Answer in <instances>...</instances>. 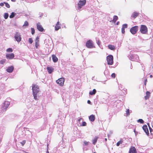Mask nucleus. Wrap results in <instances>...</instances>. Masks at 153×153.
I'll use <instances>...</instances> for the list:
<instances>
[{
    "label": "nucleus",
    "mask_w": 153,
    "mask_h": 153,
    "mask_svg": "<svg viewBox=\"0 0 153 153\" xmlns=\"http://www.w3.org/2000/svg\"><path fill=\"white\" fill-rule=\"evenodd\" d=\"M6 56L7 59H12L14 57V55L13 53L7 54Z\"/></svg>",
    "instance_id": "11"
},
{
    "label": "nucleus",
    "mask_w": 153,
    "mask_h": 153,
    "mask_svg": "<svg viewBox=\"0 0 153 153\" xmlns=\"http://www.w3.org/2000/svg\"><path fill=\"white\" fill-rule=\"evenodd\" d=\"M146 94L147 95L149 96L150 95V92L149 91H147L146 92Z\"/></svg>",
    "instance_id": "45"
},
{
    "label": "nucleus",
    "mask_w": 153,
    "mask_h": 153,
    "mask_svg": "<svg viewBox=\"0 0 153 153\" xmlns=\"http://www.w3.org/2000/svg\"><path fill=\"white\" fill-rule=\"evenodd\" d=\"M129 58L130 60L135 61H137L139 59L138 56L136 55H131Z\"/></svg>",
    "instance_id": "10"
},
{
    "label": "nucleus",
    "mask_w": 153,
    "mask_h": 153,
    "mask_svg": "<svg viewBox=\"0 0 153 153\" xmlns=\"http://www.w3.org/2000/svg\"><path fill=\"white\" fill-rule=\"evenodd\" d=\"M89 143V142H87L86 141H84V143L85 145V146H87L88 145Z\"/></svg>",
    "instance_id": "38"
},
{
    "label": "nucleus",
    "mask_w": 153,
    "mask_h": 153,
    "mask_svg": "<svg viewBox=\"0 0 153 153\" xmlns=\"http://www.w3.org/2000/svg\"><path fill=\"white\" fill-rule=\"evenodd\" d=\"M149 97V96H148V95H146V96H145V99L146 100H147V99H148Z\"/></svg>",
    "instance_id": "46"
},
{
    "label": "nucleus",
    "mask_w": 153,
    "mask_h": 153,
    "mask_svg": "<svg viewBox=\"0 0 153 153\" xmlns=\"http://www.w3.org/2000/svg\"><path fill=\"white\" fill-rule=\"evenodd\" d=\"M89 118L91 121L93 122L95 120V117L94 115L92 114L89 116Z\"/></svg>",
    "instance_id": "19"
},
{
    "label": "nucleus",
    "mask_w": 153,
    "mask_h": 153,
    "mask_svg": "<svg viewBox=\"0 0 153 153\" xmlns=\"http://www.w3.org/2000/svg\"><path fill=\"white\" fill-rule=\"evenodd\" d=\"M129 153H137L136 149L135 147L132 146L129 149Z\"/></svg>",
    "instance_id": "13"
},
{
    "label": "nucleus",
    "mask_w": 153,
    "mask_h": 153,
    "mask_svg": "<svg viewBox=\"0 0 153 153\" xmlns=\"http://www.w3.org/2000/svg\"><path fill=\"white\" fill-rule=\"evenodd\" d=\"M96 90L95 89H94L92 91L89 92V94L91 95H94L96 94Z\"/></svg>",
    "instance_id": "24"
},
{
    "label": "nucleus",
    "mask_w": 153,
    "mask_h": 153,
    "mask_svg": "<svg viewBox=\"0 0 153 153\" xmlns=\"http://www.w3.org/2000/svg\"><path fill=\"white\" fill-rule=\"evenodd\" d=\"M147 125H148V126H149V129H150V131L151 132V130H152V128L150 127V126H149V123H147Z\"/></svg>",
    "instance_id": "48"
},
{
    "label": "nucleus",
    "mask_w": 153,
    "mask_h": 153,
    "mask_svg": "<svg viewBox=\"0 0 153 153\" xmlns=\"http://www.w3.org/2000/svg\"><path fill=\"white\" fill-rule=\"evenodd\" d=\"M28 41L29 43L30 44H32L33 42V40L32 39L30 38L29 39Z\"/></svg>",
    "instance_id": "37"
},
{
    "label": "nucleus",
    "mask_w": 153,
    "mask_h": 153,
    "mask_svg": "<svg viewBox=\"0 0 153 153\" xmlns=\"http://www.w3.org/2000/svg\"><path fill=\"white\" fill-rule=\"evenodd\" d=\"M52 57L53 61L54 62H56L58 61V59L55 55L53 54L52 55Z\"/></svg>",
    "instance_id": "16"
},
{
    "label": "nucleus",
    "mask_w": 153,
    "mask_h": 153,
    "mask_svg": "<svg viewBox=\"0 0 153 153\" xmlns=\"http://www.w3.org/2000/svg\"><path fill=\"white\" fill-rule=\"evenodd\" d=\"M153 77L152 76V75H150V77L151 78H152Z\"/></svg>",
    "instance_id": "55"
},
{
    "label": "nucleus",
    "mask_w": 153,
    "mask_h": 153,
    "mask_svg": "<svg viewBox=\"0 0 153 153\" xmlns=\"http://www.w3.org/2000/svg\"><path fill=\"white\" fill-rule=\"evenodd\" d=\"M118 24H119V22H117V25H118Z\"/></svg>",
    "instance_id": "57"
},
{
    "label": "nucleus",
    "mask_w": 153,
    "mask_h": 153,
    "mask_svg": "<svg viewBox=\"0 0 153 153\" xmlns=\"http://www.w3.org/2000/svg\"><path fill=\"white\" fill-rule=\"evenodd\" d=\"M6 51L7 52H12L13 50L11 48H9L7 49Z\"/></svg>",
    "instance_id": "30"
},
{
    "label": "nucleus",
    "mask_w": 153,
    "mask_h": 153,
    "mask_svg": "<svg viewBox=\"0 0 153 153\" xmlns=\"http://www.w3.org/2000/svg\"><path fill=\"white\" fill-rule=\"evenodd\" d=\"M86 46L88 48H95L93 41L91 40H89L86 42Z\"/></svg>",
    "instance_id": "3"
},
{
    "label": "nucleus",
    "mask_w": 153,
    "mask_h": 153,
    "mask_svg": "<svg viewBox=\"0 0 153 153\" xmlns=\"http://www.w3.org/2000/svg\"><path fill=\"white\" fill-rule=\"evenodd\" d=\"M24 153H28L27 152H24Z\"/></svg>",
    "instance_id": "59"
},
{
    "label": "nucleus",
    "mask_w": 153,
    "mask_h": 153,
    "mask_svg": "<svg viewBox=\"0 0 153 153\" xmlns=\"http://www.w3.org/2000/svg\"><path fill=\"white\" fill-rule=\"evenodd\" d=\"M118 19V17L117 16H113V19L112 20V22H115Z\"/></svg>",
    "instance_id": "23"
},
{
    "label": "nucleus",
    "mask_w": 153,
    "mask_h": 153,
    "mask_svg": "<svg viewBox=\"0 0 153 153\" xmlns=\"http://www.w3.org/2000/svg\"><path fill=\"white\" fill-rule=\"evenodd\" d=\"M39 38L38 37H37L36 38V40H35V42H39Z\"/></svg>",
    "instance_id": "41"
},
{
    "label": "nucleus",
    "mask_w": 153,
    "mask_h": 153,
    "mask_svg": "<svg viewBox=\"0 0 153 153\" xmlns=\"http://www.w3.org/2000/svg\"><path fill=\"white\" fill-rule=\"evenodd\" d=\"M28 22L27 21H25L24 23V24L23 25V26H28Z\"/></svg>",
    "instance_id": "33"
},
{
    "label": "nucleus",
    "mask_w": 153,
    "mask_h": 153,
    "mask_svg": "<svg viewBox=\"0 0 153 153\" xmlns=\"http://www.w3.org/2000/svg\"><path fill=\"white\" fill-rule=\"evenodd\" d=\"M94 153H96V152H94Z\"/></svg>",
    "instance_id": "63"
},
{
    "label": "nucleus",
    "mask_w": 153,
    "mask_h": 153,
    "mask_svg": "<svg viewBox=\"0 0 153 153\" xmlns=\"http://www.w3.org/2000/svg\"><path fill=\"white\" fill-rule=\"evenodd\" d=\"M111 134H112V132H111Z\"/></svg>",
    "instance_id": "62"
},
{
    "label": "nucleus",
    "mask_w": 153,
    "mask_h": 153,
    "mask_svg": "<svg viewBox=\"0 0 153 153\" xmlns=\"http://www.w3.org/2000/svg\"><path fill=\"white\" fill-rule=\"evenodd\" d=\"M82 120L83 119L82 118H80L78 120V121L79 122H80L81 120L82 121Z\"/></svg>",
    "instance_id": "50"
},
{
    "label": "nucleus",
    "mask_w": 153,
    "mask_h": 153,
    "mask_svg": "<svg viewBox=\"0 0 153 153\" xmlns=\"http://www.w3.org/2000/svg\"><path fill=\"white\" fill-rule=\"evenodd\" d=\"M86 125V123L85 122H82V125H80V126H85Z\"/></svg>",
    "instance_id": "40"
},
{
    "label": "nucleus",
    "mask_w": 153,
    "mask_h": 153,
    "mask_svg": "<svg viewBox=\"0 0 153 153\" xmlns=\"http://www.w3.org/2000/svg\"><path fill=\"white\" fill-rule=\"evenodd\" d=\"M4 3H0V5L1 6H4Z\"/></svg>",
    "instance_id": "49"
},
{
    "label": "nucleus",
    "mask_w": 153,
    "mask_h": 153,
    "mask_svg": "<svg viewBox=\"0 0 153 153\" xmlns=\"http://www.w3.org/2000/svg\"><path fill=\"white\" fill-rule=\"evenodd\" d=\"M126 113L124 115L126 116H127L130 115V110L129 109H126Z\"/></svg>",
    "instance_id": "22"
},
{
    "label": "nucleus",
    "mask_w": 153,
    "mask_h": 153,
    "mask_svg": "<svg viewBox=\"0 0 153 153\" xmlns=\"http://www.w3.org/2000/svg\"><path fill=\"white\" fill-rule=\"evenodd\" d=\"M60 24L59 22H57L55 26V30H57L60 28Z\"/></svg>",
    "instance_id": "20"
},
{
    "label": "nucleus",
    "mask_w": 153,
    "mask_h": 153,
    "mask_svg": "<svg viewBox=\"0 0 153 153\" xmlns=\"http://www.w3.org/2000/svg\"><path fill=\"white\" fill-rule=\"evenodd\" d=\"M47 69L48 71V72L49 74H51L54 70L53 68L52 67H47Z\"/></svg>",
    "instance_id": "18"
},
{
    "label": "nucleus",
    "mask_w": 153,
    "mask_h": 153,
    "mask_svg": "<svg viewBox=\"0 0 153 153\" xmlns=\"http://www.w3.org/2000/svg\"><path fill=\"white\" fill-rule=\"evenodd\" d=\"M96 41H97V45H99L100 43V40H97L96 39Z\"/></svg>",
    "instance_id": "42"
},
{
    "label": "nucleus",
    "mask_w": 153,
    "mask_h": 153,
    "mask_svg": "<svg viewBox=\"0 0 153 153\" xmlns=\"http://www.w3.org/2000/svg\"><path fill=\"white\" fill-rule=\"evenodd\" d=\"M39 46V42H35V47L36 48H38V46Z\"/></svg>",
    "instance_id": "39"
},
{
    "label": "nucleus",
    "mask_w": 153,
    "mask_h": 153,
    "mask_svg": "<svg viewBox=\"0 0 153 153\" xmlns=\"http://www.w3.org/2000/svg\"><path fill=\"white\" fill-rule=\"evenodd\" d=\"M10 104V102L8 101H5L3 103L0 107L1 112L3 113L7 109Z\"/></svg>",
    "instance_id": "2"
},
{
    "label": "nucleus",
    "mask_w": 153,
    "mask_h": 153,
    "mask_svg": "<svg viewBox=\"0 0 153 153\" xmlns=\"http://www.w3.org/2000/svg\"><path fill=\"white\" fill-rule=\"evenodd\" d=\"M138 27L135 26L131 27L130 29V31L133 34H135L138 30Z\"/></svg>",
    "instance_id": "9"
},
{
    "label": "nucleus",
    "mask_w": 153,
    "mask_h": 153,
    "mask_svg": "<svg viewBox=\"0 0 153 153\" xmlns=\"http://www.w3.org/2000/svg\"><path fill=\"white\" fill-rule=\"evenodd\" d=\"M111 76L114 78L115 77V73H112L111 75Z\"/></svg>",
    "instance_id": "44"
},
{
    "label": "nucleus",
    "mask_w": 153,
    "mask_h": 153,
    "mask_svg": "<svg viewBox=\"0 0 153 153\" xmlns=\"http://www.w3.org/2000/svg\"><path fill=\"white\" fill-rule=\"evenodd\" d=\"M37 28L40 31L42 32L44 30V29L42 26L40 25V23H38L37 24Z\"/></svg>",
    "instance_id": "12"
},
{
    "label": "nucleus",
    "mask_w": 153,
    "mask_h": 153,
    "mask_svg": "<svg viewBox=\"0 0 153 153\" xmlns=\"http://www.w3.org/2000/svg\"><path fill=\"white\" fill-rule=\"evenodd\" d=\"M142 128L144 131L147 134H149L148 129L147 128V126L146 125H144L143 126Z\"/></svg>",
    "instance_id": "14"
},
{
    "label": "nucleus",
    "mask_w": 153,
    "mask_h": 153,
    "mask_svg": "<svg viewBox=\"0 0 153 153\" xmlns=\"http://www.w3.org/2000/svg\"><path fill=\"white\" fill-rule=\"evenodd\" d=\"M32 89L34 99L35 100H38L37 98V96H38V94L39 92V87L36 85L33 84Z\"/></svg>",
    "instance_id": "1"
},
{
    "label": "nucleus",
    "mask_w": 153,
    "mask_h": 153,
    "mask_svg": "<svg viewBox=\"0 0 153 153\" xmlns=\"http://www.w3.org/2000/svg\"><path fill=\"white\" fill-rule=\"evenodd\" d=\"M108 70H105L104 73L105 74V75L106 73L107 72V73H108Z\"/></svg>",
    "instance_id": "52"
},
{
    "label": "nucleus",
    "mask_w": 153,
    "mask_h": 153,
    "mask_svg": "<svg viewBox=\"0 0 153 153\" xmlns=\"http://www.w3.org/2000/svg\"><path fill=\"white\" fill-rule=\"evenodd\" d=\"M4 18L5 19H7L8 17L9 14L7 13H5L4 14Z\"/></svg>",
    "instance_id": "27"
},
{
    "label": "nucleus",
    "mask_w": 153,
    "mask_h": 153,
    "mask_svg": "<svg viewBox=\"0 0 153 153\" xmlns=\"http://www.w3.org/2000/svg\"><path fill=\"white\" fill-rule=\"evenodd\" d=\"M127 24H125L123 25L122 26V27L124 29L127 28Z\"/></svg>",
    "instance_id": "34"
},
{
    "label": "nucleus",
    "mask_w": 153,
    "mask_h": 153,
    "mask_svg": "<svg viewBox=\"0 0 153 153\" xmlns=\"http://www.w3.org/2000/svg\"><path fill=\"white\" fill-rule=\"evenodd\" d=\"M140 31L143 34H146L147 33L148 30L147 27L145 25H142L141 26Z\"/></svg>",
    "instance_id": "7"
},
{
    "label": "nucleus",
    "mask_w": 153,
    "mask_h": 153,
    "mask_svg": "<svg viewBox=\"0 0 153 153\" xmlns=\"http://www.w3.org/2000/svg\"><path fill=\"white\" fill-rule=\"evenodd\" d=\"M26 141L25 140H24L22 141V142H21L20 143L21 144L22 146H23L24 145Z\"/></svg>",
    "instance_id": "36"
},
{
    "label": "nucleus",
    "mask_w": 153,
    "mask_h": 153,
    "mask_svg": "<svg viewBox=\"0 0 153 153\" xmlns=\"http://www.w3.org/2000/svg\"><path fill=\"white\" fill-rule=\"evenodd\" d=\"M108 64L109 65H112L113 63V57L112 55H109L107 57Z\"/></svg>",
    "instance_id": "6"
},
{
    "label": "nucleus",
    "mask_w": 153,
    "mask_h": 153,
    "mask_svg": "<svg viewBox=\"0 0 153 153\" xmlns=\"http://www.w3.org/2000/svg\"><path fill=\"white\" fill-rule=\"evenodd\" d=\"M14 37L16 40L18 42L21 41V35L20 33L19 32H16L14 34Z\"/></svg>",
    "instance_id": "4"
},
{
    "label": "nucleus",
    "mask_w": 153,
    "mask_h": 153,
    "mask_svg": "<svg viewBox=\"0 0 153 153\" xmlns=\"http://www.w3.org/2000/svg\"><path fill=\"white\" fill-rule=\"evenodd\" d=\"M4 3L5 4V6L7 7L8 8H9L10 7V6L9 4L7 3L4 2Z\"/></svg>",
    "instance_id": "32"
},
{
    "label": "nucleus",
    "mask_w": 153,
    "mask_h": 153,
    "mask_svg": "<svg viewBox=\"0 0 153 153\" xmlns=\"http://www.w3.org/2000/svg\"><path fill=\"white\" fill-rule=\"evenodd\" d=\"M147 82V79H146L145 80V81H144V85H146V82Z\"/></svg>",
    "instance_id": "47"
},
{
    "label": "nucleus",
    "mask_w": 153,
    "mask_h": 153,
    "mask_svg": "<svg viewBox=\"0 0 153 153\" xmlns=\"http://www.w3.org/2000/svg\"><path fill=\"white\" fill-rule=\"evenodd\" d=\"M134 132H135V134H136V132H135V130H134Z\"/></svg>",
    "instance_id": "61"
},
{
    "label": "nucleus",
    "mask_w": 153,
    "mask_h": 153,
    "mask_svg": "<svg viewBox=\"0 0 153 153\" xmlns=\"http://www.w3.org/2000/svg\"><path fill=\"white\" fill-rule=\"evenodd\" d=\"M108 48L111 50H113L115 49V47L114 45H108Z\"/></svg>",
    "instance_id": "25"
},
{
    "label": "nucleus",
    "mask_w": 153,
    "mask_h": 153,
    "mask_svg": "<svg viewBox=\"0 0 153 153\" xmlns=\"http://www.w3.org/2000/svg\"><path fill=\"white\" fill-rule=\"evenodd\" d=\"M48 144H47V146L48 148Z\"/></svg>",
    "instance_id": "60"
},
{
    "label": "nucleus",
    "mask_w": 153,
    "mask_h": 153,
    "mask_svg": "<svg viewBox=\"0 0 153 153\" xmlns=\"http://www.w3.org/2000/svg\"><path fill=\"white\" fill-rule=\"evenodd\" d=\"M65 80V79L64 77H62L56 80V82L59 85L62 86L63 85Z\"/></svg>",
    "instance_id": "8"
},
{
    "label": "nucleus",
    "mask_w": 153,
    "mask_h": 153,
    "mask_svg": "<svg viewBox=\"0 0 153 153\" xmlns=\"http://www.w3.org/2000/svg\"><path fill=\"white\" fill-rule=\"evenodd\" d=\"M152 128H153V121L152 123Z\"/></svg>",
    "instance_id": "54"
},
{
    "label": "nucleus",
    "mask_w": 153,
    "mask_h": 153,
    "mask_svg": "<svg viewBox=\"0 0 153 153\" xmlns=\"http://www.w3.org/2000/svg\"><path fill=\"white\" fill-rule=\"evenodd\" d=\"M14 69V67L13 66L9 67L6 69L7 71L9 73H11Z\"/></svg>",
    "instance_id": "15"
},
{
    "label": "nucleus",
    "mask_w": 153,
    "mask_h": 153,
    "mask_svg": "<svg viewBox=\"0 0 153 153\" xmlns=\"http://www.w3.org/2000/svg\"><path fill=\"white\" fill-rule=\"evenodd\" d=\"M86 2V0H80L78 4V9L80 10L82 7L85 4Z\"/></svg>",
    "instance_id": "5"
},
{
    "label": "nucleus",
    "mask_w": 153,
    "mask_h": 153,
    "mask_svg": "<svg viewBox=\"0 0 153 153\" xmlns=\"http://www.w3.org/2000/svg\"><path fill=\"white\" fill-rule=\"evenodd\" d=\"M138 122L140 123H143L144 122L143 120L142 119H139L138 120Z\"/></svg>",
    "instance_id": "31"
},
{
    "label": "nucleus",
    "mask_w": 153,
    "mask_h": 153,
    "mask_svg": "<svg viewBox=\"0 0 153 153\" xmlns=\"http://www.w3.org/2000/svg\"><path fill=\"white\" fill-rule=\"evenodd\" d=\"M16 13L14 12H12L11 13V14L10 16V18H12L14 17L15 16Z\"/></svg>",
    "instance_id": "26"
},
{
    "label": "nucleus",
    "mask_w": 153,
    "mask_h": 153,
    "mask_svg": "<svg viewBox=\"0 0 153 153\" xmlns=\"http://www.w3.org/2000/svg\"><path fill=\"white\" fill-rule=\"evenodd\" d=\"M6 59H3L0 61V64H3L5 62Z\"/></svg>",
    "instance_id": "28"
},
{
    "label": "nucleus",
    "mask_w": 153,
    "mask_h": 153,
    "mask_svg": "<svg viewBox=\"0 0 153 153\" xmlns=\"http://www.w3.org/2000/svg\"><path fill=\"white\" fill-rule=\"evenodd\" d=\"M105 141H106L107 140V138H105Z\"/></svg>",
    "instance_id": "58"
},
{
    "label": "nucleus",
    "mask_w": 153,
    "mask_h": 153,
    "mask_svg": "<svg viewBox=\"0 0 153 153\" xmlns=\"http://www.w3.org/2000/svg\"><path fill=\"white\" fill-rule=\"evenodd\" d=\"M123 141L122 140H120L117 143V146H119L120 144H122L123 143Z\"/></svg>",
    "instance_id": "29"
},
{
    "label": "nucleus",
    "mask_w": 153,
    "mask_h": 153,
    "mask_svg": "<svg viewBox=\"0 0 153 153\" xmlns=\"http://www.w3.org/2000/svg\"><path fill=\"white\" fill-rule=\"evenodd\" d=\"M31 33L33 35L35 33V30L33 28H31Z\"/></svg>",
    "instance_id": "35"
},
{
    "label": "nucleus",
    "mask_w": 153,
    "mask_h": 153,
    "mask_svg": "<svg viewBox=\"0 0 153 153\" xmlns=\"http://www.w3.org/2000/svg\"><path fill=\"white\" fill-rule=\"evenodd\" d=\"M139 13L137 12H134L132 14L131 17L134 19L136 18L139 15Z\"/></svg>",
    "instance_id": "17"
},
{
    "label": "nucleus",
    "mask_w": 153,
    "mask_h": 153,
    "mask_svg": "<svg viewBox=\"0 0 153 153\" xmlns=\"http://www.w3.org/2000/svg\"><path fill=\"white\" fill-rule=\"evenodd\" d=\"M11 1L13 2H15L16 1V0H11Z\"/></svg>",
    "instance_id": "53"
},
{
    "label": "nucleus",
    "mask_w": 153,
    "mask_h": 153,
    "mask_svg": "<svg viewBox=\"0 0 153 153\" xmlns=\"http://www.w3.org/2000/svg\"><path fill=\"white\" fill-rule=\"evenodd\" d=\"M46 153H49V152H48V149H47V151Z\"/></svg>",
    "instance_id": "56"
},
{
    "label": "nucleus",
    "mask_w": 153,
    "mask_h": 153,
    "mask_svg": "<svg viewBox=\"0 0 153 153\" xmlns=\"http://www.w3.org/2000/svg\"><path fill=\"white\" fill-rule=\"evenodd\" d=\"M98 137L97 136H95L94 139L92 140V143L95 145L97 143Z\"/></svg>",
    "instance_id": "21"
},
{
    "label": "nucleus",
    "mask_w": 153,
    "mask_h": 153,
    "mask_svg": "<svg viewBox=\"0 0 153 153\" xmlns=\"http://www.w3.org/2000/svg\"><path fill=\"white\" fill-rule=\"evenodd\" d=\"M121 31L122 33H124L125 32V29L122 28L121 29Z\"/></svg>",
    "instance_id": "43"
},
{
    "label": "nucleus",
    "mask_w": 153,
    "mask_h": 153,
    "mask_svg": "<svg viewBox=\"0 0 153 153\" xmlns=\"http://www.w3.org/2000/svg\"><path fill=\"white\" fill-rule=\"evenodd\" d=\"M87 102L88 104H91V101L89 100H88Z\"/></svg>",
    "instance_id": "51"
}]
</instances>
